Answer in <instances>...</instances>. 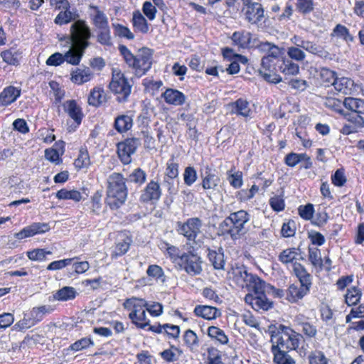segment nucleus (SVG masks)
Returning <instances> with one entry per match:
<instances>
[{
	"mask_svg": "<svg viewBox=\"0 0 364 364\" xmlns=\"http://www.w3.org/2000/svg\"><path fill=\"white\" fill-rule=\"evenodd\" d=\"M268 332L270 335L272 343V349L282 351H289L296 350L303 336L296 332L290 327L282 324L276 326H269Z\"/></svg>",
	"mask_w": 364,
	"mask_h": 364,
	"instance_id": "nucleus-1",
	"label": "nucleus"
},
{
	"mask_svg": "<svg viewBox=\"0 0 364 364\" xmlns=\"http://www.w3.org/2000/svg\"><path fill=\"white\" fill-rule=\"evenodd\" d=\"M290 41L294 46L288 47L287 53L291 60L297 62L304 61L306 55L303 50L323 59H331L328 51L314 41H306L296 35L292 36Z\"/></svg>",
	"mask_w": 364,
	"mask_h": 364,
	"instance_id": "nucleus-2",
	"label": "nucleus"
},
{
	"mask_svg": "<svg viewBox=\"0 0 364 364\" xmlns=\"http://www.w3.org/2000/svg\"><path fill=\"white\" fill-rule=\"evenodd\" d=\"M250 214L243 210L230 214L220 224L223 234H228L232 240L240 238L247 233V225L250 221Z\"/></svg>",
	"mask_w": 364,
	"mask_h": 364,
	"instance_id": "nucleus-3",
	"label": "nucleus"
},
{
	"mask_svg": "<svg viewBox=\"0 0 364 364\" xmlns=\"http://www.w3.org/2000/svg\"><path fill=\"white\" fill-rule=\"evenodd\" d=\"M107 203L112 209H117L126 200L127 188L121 173H113L107 178Z\"/></svg>",
	"mask_w": 364,
	"mask_h": 364,
	"instance_id": "nucleus-4",
	"label": "nucleus"
},
{
	"mask_svg": "<svg viewBox=\"0 0 364 364\" xmlns=\"http://www.w3.org/2000/svg\"><path fill=\"white\" fill-rule=\"evenodd\" d=\"M92 33L89 26L84 20H77L70 28V48L82 58L85 49L90 46L89 39Z\"/></svg>",
	"mask_w": 364,
	"mask_h": 364,
	"instance_id": "nucleus-5",
	"label": "nucleus"
},
{
	"mask_svg": "<svg viewBox=\"0 0 364 364\" xmlns=\"http://www.w3.org/2000/svg\"><path fill=\"white\" fill-rule=\"evenodd\" d=\"M280 55L272 58L262 57L259 73L267 82L277 84L282 81V77L277 73L279 70L278 66L282 61Z\"/></svg>",
	"mask_w": 364,
	"mask_h": 364,
	"instance_id": "nucleus-6",
	"label": "nucleus"
},
{
	"mask_svg": "<svg viewBox=\"0 0 364 364\" xmlns=\"http://www.w3.org/2000/svg\"><path fill=\"white\" fill-rule=\"evenodd\" d=\"M109 89L117 95V100L119 102H127L132 92V86L120 71L113 72Z\"/></svg>",
	"mask_w": 364,
	"mask_h": 364,
	"instance_id": "nucleus-7",
	"label": "nucleus"
},
{
	"mask_svg": "<svg viewBox=\"0 0 364 364\" xmlns=\"http://www.w3.org/2000/svg\"><path fill=\"white\" fill-rule=\"evenodd\" d=\"M202 222L198 218H192L185 223H177V231L183 235L189 242L195 243L197 235L200 232Z\"/></svg>",
	"mask_w": 364,
	"mask_h": 364,
	"instance_id": "nucleus-8",
	"label": "nucleus"
},
{
	"mask_svg": "<svg viewBox=\"0 0 364 364\" xmlns=\"http://www.w3.org/2000/svg\"><path fill=\"white\" fill-rule=\"evenodd\" d=\"M152 50L147 48L139 50L132 67L136 76L141 77L150 70L152 65Z\"/></svg>",
	"mask_w": 364,
	"mask_h": 364,
	"instance_id": "nucleus-9",
	"label": "nucleus"
},
{
	"mask_svg": "<svg viewBox=\"0 0 364 364\" xmlns=\"http://www.w3.org/2000/svg\"><path fill=\"white\" fill-rule=\"evenodd\" d=\"M201 263L202 261L198 255L191 253H183L178 265L188 274L197 275L200 274L202 271Z\"/></svg>",
	"mask_w": 364,
	"mask_h": 364,
	"instance_id": "nucleus-10",
	"label": "nucleus"
},
{
	"mask_svg": "<svg viewBox=\"0 0 364 364\" xmlns=\"http://www.w3.org/2000/svg\"><path fill=\"white\" fill-rule=\"evenodd\" d=\"M73 50L69 48L64 55L58 52L52 54L47 59L46 65L49 66H58L65 61L73 65H79L81 60V55L80 54L75 53Z\"/></svg>",
	"mask_w": 364,
	"mask_h": 364,
	"instance_id": "nucleus-11",
	"label": "nucleus"
},
{
	"mask_svg": "<svg viewBox=\"0 0 364 364\" xmlns=\"http://www.w3.org/2000/svg\"><path fill=\"white\" fill-rule=\"evenodd\" d=\"M245 20L251 24H257L264 16V10L259 2L251 1L244 5L242 9Z\"/></svg>",
	"mask_w": 364,
	"mask_h": 364,
	"instance_id": "nucleus-12",
	"label": "nucleus"
},
{
	"mask_svg": "<svg viewBox=\"0 0 364 364\" xmlns=\"http://www.w3.org/2000/svg\"><path fill=\"white\" fill-rule=\"evenodd\" d=\"M138 141L136 139H127L117 145V154L124 164H129L132 161L131 156L136 151Z\"/></svg>",
	"mask_w": 364,
	"mask_h": 364,
	"instance_id": "nucleus-13",
	"label": "nucleus"
},
{
	"mask_svg": "<svg viewBox=\"0 0 364 364\" xmlns=\"http://www.w3.org/2000/svg\"><path fill=\"white\" fill-rule=\"evenodd\" d=\"M245 301L255 311H268L272 308L273 303L269 301L264 293L252 295L248 294L245 297Z\"/></svg>",
	"mask_w": 364,
	"mask_h": 364,
	"instance_id": "nucleus-14",
	"label": "nucleus"
},
{
	"mask_svg": "<svg viewBox=\"0 0 364 364\" xmlns=\"http://www.w3.org/2000/svg\"><path fill=\"white\" fill-rule=\"evenodd\" d=\"M200 176L201 185L204 190L213 192L218 188L220 181V177L209 166H206L204 172L200 173Z\"/></svg>",
	"mask_w": 364,
	"mask_h": 364,
	"instance_id": "nucleus-15",
	"label": "nucleus"
},
{
	"mask_svg": "<svg viewBox=\"0 0 364 364\" xmlns=\"http://www.w3.org/2000/svg\"><path fill=\"white\" fill-rule=\"evenodd\" d=\"M161 195V190L159 183L151 181L144 188L140 199L143 202L158 200Z\"/></svg>",
	"mask_w": 364,
	"mask_h": 364,
	"instance_id": "nucleus-16",
	"label": "nucleus"
},
{
	"mask_svg": "<svg viewBox=\"0 0 364 364\" xmlns=\"http://www.w3.org/2000/svg\"><path fill=\"white\" fill-rule=\"evenodd\" d=\"M333 87L336 91L343 95H351L357 90L354 81L346 77H337Z\"/></svg>",
	"mask_w": 364,
	"mask_h": 364,
	"instance_id": "nucleus-17",
	"label": "nucleus"
},
{
	"mask_svg": "<svg viewBox=\"0 0 364 364\" xmlns=\"http://www.w3.org/2000/svg\"><path fill=\"white\" fill-rule=\"evenodd\" d=\"M21 95V90L14 86L5 87L0 93V106L6 107L14 102Z\"/></svg>",
	"mask_w": 364,
	"mask_h": 364,
	"instance_id": "nucleus-18",
	"label": "nucleus"
},
{
	"mask_svg": "<svg viewBox=\"0 0 364 364\" xmlns=\"http://www.w3.org/2000/svg\"><path fill=\"white\" fill-rule=\"evenodd\" d=\"M165 102L171 105L180 106L186 101V96L181 92L171 88H168L162 94Z\"/></svg>",
	"mask_w": 364,
	"mask_h": 364,
	"instance_id": "nucleus-19",
	"label": "nucleus"
},
{
	"mask_svg": "<svg viewBox=\"0 0 364 364\" xmlns=\"http://www.w3.org/2000/svg\"><path fill=\"white\" fill-rule=\"evenodd\" d=\"M123 306L124 309L132 310L129 317L133 318V316L136 315V313L145 310L144 308L146 309L147 302L143 299L132 297L126 299Z\"/></svg>",
	"mask_w": 364,
	"mask_h": 364,
	"instance_id": "nucleus-20",
	"label": "nucleus"
},
{
	"mask_svg": "<svg viewBox=\"0 0 364 364\" xmlns=\"http://www.w3.org/2000/svg\"><path fill=\"white\" fill-rule=\"evenodd\" d=\"M93 73L89 68H76L71 72L70 80L77 85H82L91 80Z\"/></svg>",
	"mask_w": 364,
	"mask_h": 364,
	"instance_id": "nucleus-21",
	"label": "nucleus"
},
{
	"mask_svg": "<svg viewBox=\"0 0 364 364\" xmlns=\"http://www.w3.org/2000/svg\"><path fill=\"white\" fill-rule=\"evenodd\" d=\"M310 287L300 284L299 286L293 284H291L287 291V299L291 302H296L302 299L309 291Z\"/></svg>",
	"mask_w": 364,
	"mask_h": 364,
	"instance_id": "nucleus-22",
	"label": "nucleus"
},
{
	"mask_svg": "<svg viewBox=\"0 0 364 364\" xmlns=\"http://www.w3.org/2000/svg\"><path fill=\"white\" fill-rule=\"evenodd\" d=\"M232 112L237 115L245 118H252L253 111L250 107V103L246 100L240 98L233 103Z\"/></svg>",
	"mask_w": 364,
	"mask_h": 364,
	"instance_id": "nucleus-23",
	"label": "nucleus"
},
{
	"mask_svg": "<svg viewBox=\"0 0 364 364\" xmlns=\"http://www.w3.org/2000/svg\"><path fill=\"white\" fill-rule=\"evenodd\" d=\"M65 111L71 117L75 123L79 125L82 118L81 108L77 105L75 100H68L63 104Z\"/></svg>",
	"mask_w": 364,
	"mask_h": 364,
	"instance_id": "nucleus-24",
	"label": "nucleus"
},
{
	"mask_svg": "<svg viewBox=\"0 0 364 364\" xmlns=\"http://www.w3.org/2000/svg\"><path fill=\"white\" fill-rule=\"evenodd\" d=\"M233 279L242 288H246L251 279L252 274L249 273L245 267H237L232 269Z\"/></svg>",
	"mask_w": 364,
	"mask_h": 364,
	"instance_id": "nucleus-25",
	"label": "nucleus"
},
{
	"mask_svg": "<svg viewBox=\"0 0 364 364\" xmlns=\"http://www.w3.org/2000/svg\"><path fill=\"white\" fill-rule=\"evenodd\" d=\"M79 14L75 9H70V6L68 9H63L55 17L54 22L55 23L62 26L68 24L71 21H75L78 20Z\"/></svg>",
	"mask_w": 364,
	"mask_h": 364,
	"instance_id": "nucleus-26",
	"label": "nucleus"
},
{
	"mask_svg": "<svg viewBox=\"0 0 364 364\" xmlns=\"http://www.w3.org/2000/svg\"><path fill=\"white\" fill-rule=\"evenodd\" d=\"M232 40L235 45L242 48L251 46L252 33L246 31H235L232 33Z\"/></svg>",
	"mask_w": 364,
	"mask_h": 364,
	"instance_id": "nucleus-27",
	"label": "nucleus"
},
{
	"mask_svg": "<svg viewBox=\"0 0 364 364\" xmlns=\"http://www.w3.org/2000/svg\"><path fill=\"white\" fill-rule=\"evenodd\" d=\"M293 272L299 279L300 284L311 287V276L301 264L299 262L293 263Z\"/></svg>",
	"mask_w": 364,
	"mask_h": 364,
	"instance_id": "nucleus-28",
	"label": "nucleus"
},
{
	"mask_svg": "<svg viewBox=\"0 0 364 364\" xmlns=\"http://www.w3.org/2000/svg\"><path fill=\"white\" fill-rule=\"evenodd\" d=\"M246 288L249 291H253L255 295L264 293V291L269 288L273 289L272 286L266 284L263 280H262L255 274L252 275L251 279L247 283Z\"/></svg>",
	"mask_w": 364,
	"mask_h": 364,
	"instance_id": "nucleus-29",
	"label": "nucleus"
},
{
	"mask_svg": "<svg viewBox=\"0 0 364 364\" xmlns=\"http://www.w3.org/2000/svg\"><path fill=\"white\" fill-rule=\"evenodd\" d=\"M196 316L205 319H215L220 316V310L210 306H197L194 309Z\"/></svg>",
	"mask_w": 364,
	"mask_h": 364,
	"instance_id": "nucleus-30",
	"label": "nucleus"
},
{
	"mask_svg": "<svg viewBox=\"0 0 364 364\" xmlns=\"http://www.w3.org/2000/svg\"><path fill=\"white\" fill-rule=\"evenodd\" d=\"M258 51L263 54V57L272 58L282 54V49L272 43L264 41L257 46Z\"/></svg>",
	"mask_w": 364,
	"mask_h": 364,
	"instance_id": "nucleus-31",
	"label": "nucleus"
},
{
	"mask_svg": "<svg viewBox=\"0 0 364 364\" xmlns=\"http://www.w3.org/2000/svg\"><path fill=\"white\" fill-rule=\"evenodd\" d=\"M107 101L106 94L103 87H94L88 97V103L90 105L98 107Z\"/></svg>",
	"mask_w": 364,
	"mask_h": 364,
	"instance_id": "nucleus-32",
	"label": "nucleus"
},
{
	"mask_svg": "<svg viewBox=\"0 0 364 364\" xmlns=\"http://www.w3.org/2000/svg\"><path fill=\"white\" fill-rule=\"evenodd\" d=\"M90 9L93 11L91 14L92 23L98 29L108 27V19L105 13L99 9L96 6H90Z\"/></svg>",
	"mask_w": 364,
	"mask_h": 364,
	"instance_id": "nucleus-33",
	"label": "nucleus"
},
{
	"mask_svg": "<svg viewBox=\"0 0 364 364\" xmlns=\"http://www.w3.org/2000/svg\"><path fill=\"white\" fill-rule=\"evenodd\" d=\"M208 256L215 269H224L225 262L223 248H218V251L208 249Z\"/></svg>",
	"mask_w": 364,
	"mask_h": 364,
	"instance_id": "nucleus-34",
	"label": "nucleus"
},
{
	"mask_svg": "<svg viewBox=\"0 0 364 364\" xmlns=\"http://www.w3.org/2000/svg\"><path fill=\"white\" fill-rule=\"evenodd\" d=\"M133 125L132 118L127 114H121L114 120V128L119 133H124L129 130Z\"/></svg>",
	"mask_w": 364,
	"mask_h": 364,
	"instance_id": "nucleus-35",
	"label": "nucleus"
},
{
	"mask_svg": "<svg viewBox=\"0 0 364 364\" xmlns=\"http://www.w3.org/2000/svg\"><path fill=\"white\" fill-rule=\"evenodd\" d=\"M132 23L135 30L142 33H146L149 31L147 21L139 11L133 13Z\"/></svg>",
	"mask_w": 364,
	"mask_h": 364,
	"instance_id": "nucleus-36",
	"label": "nucleus"
},
{
	"mask_svg": "<svg viewBox=\"0 0 364 364\" xmlns=\"http://www.w3.org/2000/svg\"><path fill=\"white\" fill-rule=\"evenodd\" d=\"M77 293L74 287H64L58 290L53 295L55 299L58 301H68L74 299Z\"/></svg>",
	"mask_w": 364,
	"mask_h": 364,
	"instance_id": "nucleus-37",
	"label": "nucleus"
},
{
	"mask_svg": "<svg viewBox=\"0 0 364 364\" xmlns=\"http://www.w3.org/2000/svg\"><path fill=\"white\" fill-rule=\"evenodd\" d=\"M278 71H280L285 75H296L299 73V66L290 60H282V63L278 66Z\"/></svg>",
	"mask_w": 364,
	"mask_h": 364,
	"instance_id": "nucleus-38",
	"label": "nucleus"
},
{
	"mask_svg": "<svg viewBox=\"0 0 364 364\" xmlns=\"http://www.w3.org/2000/svg\"><path fill=\"white\" fill-rule=\"evenodd\" d=\"M297 256L298 252L296 248H287L279 253L278 260L283 264L287 265L288 264L294 263V261Z\"/></svg>",
	"mask_w": 364,
	"mask_h": 364,
	"instance_id": "nucleus-39",
	"label": "nucleus"
},
{
	"mask_svg": "<svg viewBox=\"0 0 364 364\" xmlns=\"http://www.w3.org/2000/svg\"><path fill=\"white\" fill-rule=\"evenodd\" d=\"M343 106L356 113H361L364 110V100L346 97L343 101Z\"/></svg>",
	"mask_w": 364,
	"mask_h": 364,
	"instance_id": "nucleus-40",
	"label": "nucleus"
},
{
	"mask_svg": "<svg viewBox=\"0 0 364 364\" xmlns=\"http://www.w3.org/2000/svg\"><path fill=\"white\" fill-rule=\"evenodd\" d=\"M274 362L276 364H295L294 360L288 354V351L272 349Z\"/></svg>",
	"mask_w": 364,
	"mask_h": 364,
	"instance_id": "nucleus-41",
	"label": "nucleus"
},
{
	"mask_svg": "<svg viewBox=\"0 0 364 364\" xmlns=\"http://www.w3.org/2000/svg\"><path fill=\"white\" fill-rule=\"evenodd\" d=\"M132 242V239L128 236L125 237L122 240H119L116 245L112 256L117 257L124 255L129 250Z\"/></svg>",
	"mask_w": 364,
	"mask_h": 364,
	"instance_id": "nucleus-42",
	"label": "nucleus"
},
{
	"mask_svg": "<svg viewBox=\"0 0 364 364\" xmlns=\"http://www.w3.org/2000/svg\"><path fill=\"white\" fill-rule=\"evenodd\" d=\"M56 197L58 199H63V200H73L75 202H78L82 198L81 193L75 190H70L68 191L67 189H61L58 191L56 193Z\"/></svg>",
	"mask_w": 364,
	"mask_h": 364,
	"instance_id": "nucleus-43",
	"label": "nucleus"
},
{
	"mask_svg": "<svg viewBox=\"0 0 364 364\" xmlns=\"http://www.w3.org/2000/svg\"><path fill=\"white\" fill-rule=\"evenodd\" d=\"M309 364H329V359L321 350L311 351L308 355Z\"/></svg>",
	"mask_w": 364,
	"mask_h": 364,
	"instance_id": "nucleus-44",
	"label": "nucleus"
},
{
	"mask_svg": "<svg viewBox=\"0 0 364 364\" xmlns=\"http://www.w3.org/2000/svg\"><path fill=\"white\" fill-rule=\"evenodd\" d=\"M308 258L314 267H319L321 269L323 268V259L321 258V251L318 248L309 247Z\"/></svg>",
	"mask_w": 364,
	"mask_h": 364,
	"instance_id": "nucleus-45",
	"label": "nucleus"
},
{
	"mask_svg": "<svg viewBox=\"0 0 364 364\" xmlns=\"http://www.w3.org/2000/svg\"><path fill=\"white\" fill-rule=\"evenodd\" d=\"M361 291L357 287H352L348 289L345 295L346 303L348 306L355 305L360 299Z\"/></svg>",
	"mask_w": 364,
	"mask_h": 364,
	"instance_id": "nucleus-46",
	"label": "nucleus"
},
{
	"mask_svg": "<svg viewBox=\"0 0 364 364\" xmlns=\"http://www.w3.org/2000/svg\"><path fill=\"white\" fill-rule=\"evenodd\" d=\"M208 335L219 341L221 344H225L228 342V336L224 331L216 326H210L208 329Z\"/></svg>",
	"mask_w": 364,
	"mask_h": 364,
	"instance_id": "nucleus-47",
	"label": "nucleus"
},
{
	"mask_svg": "<svg viewBox=\"0 0 364 364\" xmlns=\"http://www.w3.org/2000/svg\"><path fill=\"white\" fill-rule=\"evenodd\" d=\"M74 164L77 168H87L90 164V156L88 152L85 149H81L79 155L75 159Z\"/></svg>",
	"mask_w": 364,
	"mask_h": 364,
	"instance_id": "nucleus-48",
	"label": "nucleus"
},
{
	"mask_svg": "<svg viewBox=\"0 0 364 364\" xmlns=\"http://www.w3.org/2000/svg\"><path fill=\"white\" fill-rule=\"evenodd\" d=\"M178 176V164L175 161L174 156L167 161L166 168L165 172L166 178H177Z\"/></svg>",
	"mask_w": 364,
	"mask_h": 364,
	"instance_id": "nucleus-49",
	"label": "nucleus"
},
{
	"mask_svg": "<svg viewBox=\"0 0 364 364\" xmlns=\"http://www.w3.org/2000/svg\"><path fill=\"white\" fill-rule=\"evenodd\" d=\"M94 343L93 341L88 338H82L77 341H75L74 343L70 345L68 348L65 349L64 350L68 352L69 350H73L75 352L85 349L88 348L90 346H93Z\"/></svg>",
	"mask_w": 364,
	"mask_h": 364,
	"instance_id": "nucleus-50",
	"label": "nucleus"
},
{
	"mask_svg": "<svg viewBox=\"0 0 364 364\" xmlns=\"http://www.w3.org/2000/svg\"><path fill=\"white\" fill-rule=\"evenodd\" d=\"M97 39V42L101 45L107 46H110L112 45L110 29L109 26L99 29Z\"/></svg>",
	"mask_w": 364,
	"mask_h": 364,
	"instance_id": "nucleus-51",
	"label": "nucleus"
},
{
	"mask_svg": "<svg viewBox=\"0 0 364 364\" xmlns=\"http://www.w3.org/2000/svg\"><path fill=\"white\" fill-rule=\"evenodd\" d=\"M331 36L341 38L346 42H351L353 41V37L349 33L348 29L341 24H338L333 29Z\"/></svg>",
	"mask_w": 364,
	"mask_h": 364,
	"instance_id": "nucleus-52",
	"label": "nucleus"
},
{
	"mask_svg": "<svg viewBox=\"0 0 364 364\" xmlns=\"http://www.w3.org/2000/svg\"><path fill=\"white\" fill-rule=\"evenodd\" d=\"M129 318L138 328H145L146 326H149V320L146 318V310L136 313V316Z\"/></svg>",
	"mask_w": 364,
	"mask_h": 364,
	"instance_id": "nucleus-53",
	"label": "nucleus"
},
{
	"mask_svg": "<svg viewBox=\"0 0 364 364\" xmlns=\"http://www.w3.org/2000/svg\"><path fill=\"white\" fill-rule=\"evenodd\" d=\"M319 76L323 82L331 84L332 85H333L334 81L337 78L336 76V73L326 68H321L320 69Z\"/></svg>",
	"mask_w": 364,
	"mask_h": 364,
	"instance_id": "nucleus-54",
	"label": "nucleus"
},
{
	"mask_svg": "<svg viewBox=\"0 0 364 364\" xmlns=\"http://www.w3.org/2000/svg\"><path fill=\"white\" fill-rule=\"evenodd\" d=\"M146 274L149 277L160 279L161 282L165 281V276L163 269L156 264H151L148 267Z\"/></svg>",
	"mask_w": 364,
	"mask_h": 364,
	"instance_id": "nucleus-55",
	"label": "nucleus"
},
{
	"mask_svg": "<svg viewBox=\"0 0 364 364\" xmlns=\"http://www.w3.org/2000/svg\"><path fill=\"white\" fill-rule=\"evenodd\" d=\"M53 311V309L49 305L35 307L31 311V316L36 321H41L45 314H50Z\"/></svg>",
	"mask_w": 364,
	"mask_h": 364,
	"instance_id": "nucleus-56",
	"label": "nucleus"
},
{
	"mask_svg": "<svg viewBox=\"0 0 364 364\" xmlns=\"http://www.w3.org/2000/svg\"><path fill=\"white\" fill-rule=\"evenodd\" d=\"M102 191H97L95 193L91 200V213L95 215L100 214L102 208L101 198Z\"/></svg>",
	"mask_w": 364,
	"mask_h": 364,
	"instance_id": "nucleus-57",
	"label": "nucleus"
},
{
	"mask_svg": "<svg viewBox=\"0 0 364 364\" xmlns=\"http://www.w3.org/2000/svg\"><path fill=\"white\" fill-rule=\"evenodd\" d=\"M183 340L185 343L191 349L198 346V336L194 331L192 330L186 331L183 335Z\"/></svg>",
	"mask_w": 364,
	"mask_h": 364,
	"instance_id": "nucleus-58",
	"label": "nucleus"
},
{
	"mask_svg": "<svg viewBox=\"0 0 364 364\" xmlns=\"http://www.w3.org/2000/svg\"><path fill=\"white\" fill-rule=\"evenodd\" d=\"M198 176L196 169L192 166H188L185 168L183 173L184 183L191 186L197 180Z\"/></svg>",
	"mask_w": 364,
	"mask_h": 364,
	"instance_id": "nucleus-59",
	"label": "nucleus"
},
{
	"mask_svg": "<svg viewBox=\"0 0 364 364\" xmlns=\"http://www.w3.org/2000/svg\"><path fill=\"white\" fill-rule=\"evenodd\" d=\"M119 50L128 66L132 68L135 63L136 55H134L131 51L123 45L119 46Z\"/></svg>",
	"mask_w": 364,
	"mask_h": 364,
	"instance_id": "nucleus-60",
	"label": "nucleus"
},
{
	"mask_svg": "<svg viewBox=\"0 0 364 364\" xmlns=\"http://www.w3.org/2000/svg\"><path fill=\"white\" fill-rule=\"evenodd\" d=\"M51 251H46L44 249H35L27 252L28 257L33 261H42L46 259L47 255H51Z\"/></svg>",
	"mask_w": 364,
	"mask_h": 364,
	"instance_id": "nucleus-61",
	"label": "nucleus"
},
{
	"mask_svg": "<svg viewBox=\"0 0 364 364\" xmlns=\"http://www.w3.org/2000/svg\"><path fill=\"white\" fill-rule=\"evenodd\" d=\"M324 105L337 112L343 111V102L333 97H327L324 101Z\"/></svg>",
	"mask_w": 364,
	"mask_h": 364,
	"instance_id": "nucleus-62",
	"label": "nucleus"
},
{
	"mask_svg": "<svg viewBox=\"0 0 364 364\" xmlns=\"http://www.w3.org/2000/svg\"><path fill=\"white\" fill-rule=\"evenodd\" d=\"M146 178V173L141 168H136L129 176V181L135 183L142 184Z\"/></svg>",
	"mask_w": 364,
	"mask_h": 364,
	"instance_id": "nucleus-63",
	"label": "nucleus"
},
{
	"mask_svg": "<svg viewBox=\"0 0 364 364\" xmlns=\"http://www.w3.org/2000/svg\"><path fill=\"white\" fill-rule=\"evenodd\" d=\"M113 27L116 34L119 37L126 38L129 40L134 38V34L127 27L119 23L113 24Z\"/></svg>",
	"mask_w": 364,
	"mask_h": 364,
	"instance_id": "nucleus-64",
	"label": "nucleus"
}]
</instances>
